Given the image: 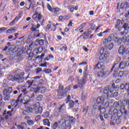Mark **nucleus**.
I'll return each mask as SVG.
<instances>
[{"mask_svg":"<svg viewBox=\"0 0 129 129\" xmlns=\"http://www.w3.org/2000/svg\"><path fill=\"white\" fill-rule=\"evenodd\" d=\"M103 64H101V62H98L93 69V72L98 78H103L106 76L107 71H104V69L102 68Z\"/></svg>","mask_w":129,"mask_h":129,"instance_id":"obj_1","label":"nucleus"},{"mask_svg":"<svg viewBox=\"0 0 129 129\" xmlns=\"http://www.w3.org/2000/svg\"><path fill=\"white\" fill-rule=\"evenodd\" d=\"M29 75H30L29 74L25 78V80H27L28 79H29V78L30 79L28 80L26 82L27 84L29 85L28 88H30V87H31V86H32V85L35 86L37 85V84L38 85H43V84H44V83L42 82H39V80H38V79H40V78H41V77L37 76L34 77L30 78V76Z\"/></svg>","mask_w":129,"mask_h":129,"instance_id":"obj_2","label":"nucleus"},{"mask_svg":"<svg viewBox=\"0 0 129 129\" xmlns=\"http://www.w3.org/2000/svg\"><path fill=\"white\" fill-rule=\"evenodd\" d=\"M25 72H21L20 74L17 73L14 75V76L10 75L8 76L7 79L9 81H18V83H22L25 80Z\"/></svg>","mask_w":129,"mask_h":129,"instance_id":"obj_3","label":"nucleus"},{"mask_svg":"<svg viewBox=\"0 0 129 129\" xmlns=\"http://www.w3.org/2000/svg\"><path fill=\"white\" fill-rule=\"evenodd\" d=\"M23 96V94H20L17 97V100L14 99L11 101V105L8 106L9 109H12V106H14V107H17L20 103V99L21 97Z\"/></svg>","mask_w":129,"mask_h":129,"instance_id":"obj_4","label":"nucleus"},{"mask_svg":"<svg viewBox=\"0 0 129 129\" xmlns=\"http://www.w3.org/2000/svg\"><path fill=\"white\" fill-rule=\"evenodd\" d=\"M113 47H114V44L113 43H110L108 45L105 46V47H102L101 48V49L100 50V53H106V50H109L110 51L111 50H112L113 49Z\"/></svg>","mask_w":129,"mask_h":129,"instance_id":"obj_5","label":"nucleus"},{"mask_svg":"<svg viewBox=\"0 0 129 129\" xmlns=\"http://www.w3.org/2000/svg\"><path fill=\"white\" fill-rule=\"evenodd\" d=\"M75 122V118L73 116H69V119L66 120L65 125L66 127L71 128V125Z\"/></svg>","mask_w":129,"mask_h":129,"instance_id":"obj_6","label":"nucleus"},{"mask_svg":"<svg viewBox=\"0 0 129 129\" xmlns=\"http://www.w3.org/2000/svg\"><path fill=\"white\" fill-rule=\"evenodd\" d=\"M124 21H121L120 19H118L116 21V24L115 25L116 29H117L118 31H121L122 30V25Z\"/></svg>","mask_w":129,"mask_h":129,"instance_id":"obj_7","label":"nucleus"},{"mask_svg":"<svg viewBox=\"0 0 129 129\" xmlns=\"http://www.w3.org/2000/svg\"><path fill=\"white\" fill-rule=\"evenodd\" d=\"M37 104H40V103L39 102H37V103L34 105L35 113L37 114L38 113H42L43 112V107L41 106L37 107Z\"/></svg>","mask_w":129,"mask_h":129,"instance_id":"obj_8","label":"nucleus"},{"mask_svg":"<svg viewBox=\"0 0 129 129\" xmlns=\"http://www.w3.org/2000/svg\"><path fill=\"white\" fill-rule=\"evenodd\" d=\"M108 114H109V115H111V114H116L117 116L118 117V112L117 111V109L113 108V106H110Z\"/></svg>","mask_w":129,"mask_h":129,"instance_id":"obj_9","label":"nucleus"},{"mask_svg":"<svg viewBox=\"0 0 129 129\" xmlns=\"http://www.w3.org/2000/svg\"><path fill=\"white\" fill-rule=\"evenodd\" d=\"M120 89L121 90H125V91H127L129 93V83H126L125 84L123 83L121 84Z\"/></svg>","mask_w":129,"mask_h":129,"instance_id":"obj_10","label":"nucleus"},{"mask_svg":"<svg viewBox=\"0 0 129 129\" xmlns=\"http://www.w3.org/2000/svg\"><path fill=\"white\" fill-rule=\"evenodd\" d=\"M23 16V13L22 12L21 13V12L19 13V14L18 15V17L17 16L15 17V18L13 20V21H12L9 24V26H14V25H15V23L16 21V22H18V21H19V20H20V19L22 18V17Z\"/></svg>","mask_w":129,"mask_h":129,"instance_id":"obj_11","label":"nucleus"},{"mask_svg":"<svg viewBox=\"0 0 129 129\" xmlns=\"http://www.w3.org/2000/svg\"><path fill=\"white\" fill-rule=\"evenodd\" d=\"M126 66H129V61H127L126 62L125 61L121 62L119 63L118 68L120 70H123V69H124V68H125L126 67Z\"/></svg>","mask_w":129,"mask_h":129,"instance_id":"obj_12","label":"nucleus"},{"mask_svg":"<svg viewBox=\"0 0 129 129\" xmlns=\"http://www.w3.org/2000/svg\"><path fill=\"white\" fill-rule=\"evenodd\" d=\"M112 41H113V39H112V37L111 34L108 36L107 39L105 38L103 40V45H106L107 44H108V43L112 42Z\"/></svg>","mask_w":129,"mask_h":129,"instance_id":"obj_13","label":"nucleus"},{"mask_svg":"<svg viewBox=\"0 0 129 129\" xmlns=\"http://www.w3.org/2000/svg\"><path fill=\"white\" fill-rule=\"evenodd\" d=\"M59 12H60V8L54 7L52 8L51 13H53L54 14V17H58V16H59Z\"/></svg>","mask_w":129,"mask_h":129,"instance_id":"obj_14","label":"nucleus"},{"mask_svg":"<svg viewBox=\"0 0 129 129\" xmlns=\"http://www.w3.org/2000/svg\"><path fill=\"white\" fill-rule=\"evenodd\" d=\"M44 61H52L54 60V55L52 54H48L45 58H43Z\"/></svg>","mask_w":129,"mask_h":129,"instance_id":"obj_15","label":"nucleus"},{"mask_svg":"<svg viewBox=\"0 0 129 129\" xmlns=\"http://www.w3.org/2000/svg\"><path fill=\"white\" fill-rule=\"evenodd\" d=\"M102 52H100V56H99V61H102L103 62H105L107 60V56L106 54H102Z\"/></svg>","mask_w":129,"mask_h":129,"instance_id":"obj_16","label":"nucleus"},{"mask_svg":"<svg viewBox=\"0 0 129 129\" xmlns=\"http://www.w3.org/2000/svg\"><path fill=\"white\" fill-rule=\"evenodd\" d=\"M118 53L119 55H123L125 53V50L123 45H120L119 47Z\"/></svg>","mask_w":129,"mask_h":129,"instance_id":"obj_17","label":"nucleus"},{"mask_svg":"<svg viewBox=\"0 0 129 129\" xmlns=\"http://www.w3.org/2000/svg\"><path fill=\"white\" fill-rule=\"evenodd\" d=\"M113 92L110 91V89L109 88V87H107L104 88L103 90V93L104 94H106L107 97L109 96V93H112Z\"/></svg>","mask_w":129,"mask_h":129,"instance_id":"obj_18","label":"nucleus"},{"mask_svg":"<svg viewBox=\"0 0 129 129\" xmlns=\"http://www.w3.org/2000/svg\"><path fill=\"white\" fill-rule=\"evenodd\" d=\"M64 110H66V104L63 103L58 109V112H63Z\"/></svg>","mask_w":129,"mask_h":129,"instance_id":"obj_19","label":"nucleus"},{"mask_svg":"<svg viewBox=\"0 0 129 129\" xmlns=\"http://www.w3.org/2000/svg\"><path fill=\"white\" fill-rule=\"evenodd\" d=\"M96 103H98L99 104H100V103H102V104L104 103V97L102 96L98 97L96 100Z\"/></svg>","mask_w":129,"mask_h":129,"instance_id":"obj_20","label":"nucleus"},{"mask_svg":"<svg viewBox=\"0 0 129 129\" xmlns=\"http://www.w3.org/2000/svg\"><path fill=\"white\" fill-rule=\"evenodd\" d=\"M19 102L20 103H23L25 108L27 109L29 107H31V105L30 104V102H23V99H20Z\"/></svg>","mask_w":129,"mask_h":129,"instance_id":"obj_21","label":"nucleus"},{"mask_svg":"<svg viewBox=\"0 0 129 129\" xmlns=\"http://www.w3.org/2000/svg\"><path fill=\"white\" fill-rule=\"evenodd\" d=\"M17 128L18 129H26L27 128V123L25 122H21V125H18Z\"/></svg>","mask_w":129,"mask_h":129,"instance_id":"obj_22","label":"nucleus"},{"mask_svg":"<svg viewBox=\"0 0 129 129\" xmlns=\"http://www.w3.org/2000/svg\"><path fill=\"white\" fill-rule=\"evenodd\" d=\"M109 87L110 90L111 92H113V90H115V91H116L117 90V88H118V87L117 86H115V84L113 83L112 84V86H108Z\"/></svg>","mask_w":129,"mask_h":129,"instance_id":"obj_23","label":"nucleus"},{"mask_svg":"<svg viewBox=\"0 0 129 129\" xmlns=\"http://www.w3.org/2000/svg\"><path fill=\"white\" fill-rule=\"evenodd\" d=\"M44 40L43 39H36L35 44L37 46H43L44 45Z\"/></svg>","mask_w":129,"mask_h":129,"instance_id":"obj_24","label":"nucleus"},{"mask_svg":"<svg viewBox=\"0 0 129 129\" xmlns=\"http://www.w3.org/2000/svg\"><path fill=\"white\" fill-rule=\"evenodd\" d=\"M58 93V96H60V97H61L62 98L64 97H66L67 96V92H63V91H60V92H57Z\"/></svg>","mask_w":129,"mask_h":129,"instance_id":"obj_25","label":"nucleus"},{"mask_svg":"<svg viewBox=\"0 0 129 129\" xmlns=\"http://www.w3.org/2000/svg\"><path fill=\"white\" fill-rule=\"evenodd\" d=\"M43 123L44 125H47V126H50L51 125V122L48 118L44 119L43 120Z\"/></svg>","mask_w":129,"mask_h":129,"instance_id":"obj_26","label":"nucleus"},{"mask_svg":"<svg viewBox=\"0 0 129 129\" xmlns=\"http://www.w3.org/2000/svg\"><path fill=\"white\" fill-rule=\"evenodd\" d=\"M123 41L124 44H126L127 46H129V36H124L123 37Z\"/></svg>","mask_w":129,"mask_h":129,"instance_id":"obj_27","label":"nucleus"},{"mask_svg":"<svg viewBox=\"0 0 129 129\" xmlns=\"http://www.w3.org/2000/svg\"><path fill=\"white\" fill-rule=\"evenodd\" d=\"M23 101L25 102H30V101H31V98L28 95H25L23 99Z\"/></svg>","mask_w":129,"mask_h":129,"instance_id":"obj_28","label":"nucleus"},{"mask_svg":"<svg viewBox=\"0 0 129 129\" xmlns=\"http://www.w3.org/2000/svg\"><path fill=\"white\" fill-rule=\"evenodd\" d=\"M16 27L11 28L8 30L6 31V34H12L13 33H15L16 32Z\"/></svg>","mask_w":129,"mask_h":129,"instance_id":"obj_29","label":"nucleus"},{"mask_svg":"<svg viewBox=\"0 0 129 129\" xmlns=\"http://www.w3.org/2000/svg\"><path fill=\"white\" fill-rule=\"evenodd\" d=\"M31 32H35L36 33H39V30H37L36 25L32 24V27L30 28Z\"/></svg>","mask_w":129,"mask_h":129,"instance_id":"obj_30","label":"nucleus"},{"mask_svg":"<svg viewBox=\"0 0 129 129\" xmlns=\"http://www.w3.org/2000/svg\"><path fill=\"white\" fill-rule=\"evenodd\" d=\"M122 29H124V31H127V32H128L129 31L128 24L124 23L123 24V26H122Z\"/></svg>","mask_w":129,"mask_h":129,"instance_id":"obj_31","label":"nucleus"},{"mask_svg":"<svg viewBox=\"0 0 129 129\" xmlns=\"http://www.w3.org/2000/svg\"><path fill=\"white\" fill-rule=\"evenodd\" d=\"M121 116V113L119 115V113H118V116H117L118 118H117L115 119V122L117 124H120V122H121V119L119 117Z\"/></svg>","mask_w":129,"mask_h":129,"instance_id":"obj_32","label":"nucleus"},{"mask_svg":"<svg viewBox=\"0 0 129 129\" xmlns=\"http://www.w3.org/2000/svg\"><path fill=\"white\" fill-rule=\"evenodd\" d=\"M111 94L109 95L110 97L111 98H115V97H117L118 96V93L115 91L113 93H111Z\"/></svg>","mask_w":129,"mask_h":129,"instance_id":"obj_33","label":"nucleus"},{"mask_svg":"<svg viewBox=\"0 0 129 129\" xmlns=\"http://www.w3.org/2000/svg\"><path fill=\"white\" fill-rule=\"evenodd\" d=\"M32 44L29 45V48L27 49V51H26V54H27V55H30V54H32Z\"/></svg>","mask_w":129,"mask_h":129,"instance_id":"obj_34","label":"nucleus"},{"mask_svg":"<svg viewBox=\"0 0 129 129\" xmlns=\"http://www.w3.org/2000/svg\"><path fill=\"white\" fill-rule=\"evenodd\" d=\"M38 91L40 93H45L46 91V87H40L38 88Z\"/></svg>","mask_w":129,"mask_h":129,"instance_id":"obj_35","label":"nucleus"},{"mask_svg":"<svg viewBox=\"0 0 129 129\" xmlns=\"http://www.w3.org/2000/svg\"><path fill=\"white\" fill-rule=\"evenodd\" d=\"M98 110L99 111H100L101 114H104V113L105 112V111H106V110H105V108L101 106L99 108Z\"/></svg>","mask_w":129,"mask_h":129,"instance_id":"obj_36","label":"nucleus"},{"mask_svg":"<svg viewBox=\"0 0 129 129\" xmlns=\"http://www.w3.org/2000/svg\"><path fill=\"white\" fill-rule=\"evenodd\" d=\"M101 106V105L100 104H98V103H95L93 106V108L95 110L96 109H98V110H99V108Z\"/></svg>","mask_w":129,"mask_h":129,"instance_id":"obj_37","label":"nucleus"},{"mask_svg":"<svg viewBox=\"0 0 129 129\" xmlns=\"http://www.w3.org/2000/svg\"><path fill=\"white\" fill-rule=\"evenodd\" d=\"M68 103L69 107H71V108H73V107H74V104H75V102H74V101L71 100Z\"/></svg>","mask_w":129,"mask_h":129,"instance_id":"obj_38","label":"nucleus"},{"mask_svg":"<svg viewBox=\"0 0 129 129\" xmlns=\"http://www.w3.org/2000/svg\"><path fill=\"white\" fill-rule=\"evenodd\" d=\"M50 116V113H49L48 111L44 112L42 114V117H44V118H47V117H49Z\"/></svg>","mask_w":129,"mask_h":129,"instance_id":"obj_39","label":"nucleus"},{"mask_svg":"<svg viewBox=\"0 0 129 129\" xmlns=\"http://www.w3.org/2000/svg\"><path fill=\"white\" fill-rule=\"evenodd\" d=\"M88 76H85V75H83V77L82 78V80H81V81H82V82L84 84H86V83L87 82V77Z\"/></svg>","mask_w":129,"mask_h":129,"instance_id":"obj_40","label":"nucleus"},{"mask_svg":"<svg viewBox=\"0 0 129 129\" xmlns=\"http://www.w3.org/2000/svg\"><path fill=\"white\" fill-rule=\"evenodd\" d=\"M83 36V39L84 40H86V39H88V37H89V35L87 34V32H85L83 34L80 36V38H81Z\"/></svg>","mask_w":129,"mask_h":129,"instance_id":"obj_41","label":"nucleus"},{"mask_svg":"<svg viewBox=\"0 0 129 129\" xmlns=\"http://www.w3.org/2000/svg\"><path fill=\"white\" fill-rule=\"evenodd\" d=\"M122 41H123V37L117 38V39L116 40V41H115V43H117L118 45H120V44L122 43Z\"/></svg>","mask_w":129,"mask_h":129,"instance_id":"obj_42","label":"nucleus"},{"mask_svg":"<svg viewBox=\"0 0 129 129\" xmlns=\"http://www.w3.org/2000/svg\"><path fill=\"white\" fill-rule=\"evenodd\" d=\"M124 8L125 12H128L129 10V4L127 2H124Z\"/></svg>","mask_w":129,"mask_h":129,"instance_id":"obj_43","label":"nucleus"},{"mask_svg":"<svg viewBox=\"0 0 129 129\" xmlns=\"http://www.w3.org/2000/svg\"><path fill=\"white\" fill-rule=\"evenodd\" d=\"M86 25H87V22H85L83 24H82L79 27V30L80 31V30H82L83 28H85L86 27Z\"/></svg>","mask_w":129,"mask_h":129,"instance_id":"obj_44","label":"nucleus"},{"mask_svg":"<svg viewBox=\"0 0 129 129\" xmlns=\"http://www.w3.org/2000/svg\"><path fill=\"white\" fill-rule=\"evenodd\" d=\"M32 54H33L34 56H37V55H39V53L38 50V47H36L34 49L33 52H32Z\"/></svg>","mask_w":129,"mask_h":129,"instance_id":"obj_45","label":"nucleus"},{"mask_svg":"<svg viewBox=\"0 0 129 129\" xmlns=\"http://www.w3.org/2000/svg\"><path fill=\"white\" fill-rule=\"evenodd\" d=\"M84 71L83 75L88 76V75L87 74V71L88 70V66H86V67H85L84 68Z\"/></svg>","mask_w":129,"mask_h":129,"instance_id":"obj_46","label":"nucleus"},{"mask_svg":"<svg viewBox=\"0 0 129 129\" xmlns=\"http://www.w3.org/2000/svg\"><path fill=\"white\" fill-rule=\"evenodd\" d=\"M63 90H64V86L60 84L58 86V90L57 91V92H60L61 91H63Z\"/></svg>","mask_w":129,"mask_h":129,"instance_id":"obj_47","label":"nucleus"},{"mask_svg":"<svg viewBox=\"0 0 129 129\" xmlns=\"http://www.w3.org/2000/svg\"><path fill=\"white\" fill-rule=\"evenodd\" d=\"M111 36L112 37V39L114 41V42H116V40L118 39V37H117V35L115 34H111Z\"/></svg>","mask_w":129,"mask_h":129,"instance_id":"obj_48","label":"nucleus"},{"mask_svg":"<svg viewBox=\"0 0 129 129\" xmlns=\"http://www.w3.org/2000/svg\"><path fill=\"white\" fill-rule=\"evenodd\" d=\"M44 57H45V53H42L41 55L37 56L36 59H41V60H44Z\"/></svg>","mask_w":129,"mask_h":129,"instance_id":"obj_49","label":"nucleus"},{"mask_svg":"<svg viewBox=\"0 0 129 129\" xmlns=\"http://www.w3.org/2000/svg\"><path fill=\"white\" fill-rule=\"evenodd\" d=\"M14 111V108H12L11 110L7 111V114L9 116L11 117L13 115L12 112Z\"/></svg>","mask_w":129,"mask_h":129,"instance_id":"obj_50","label":"nucleus"},{"mask_svg":"<svg viewBox=\"0 0 129 129\" xmlns=\"http://www.w3.org/2000/svg\"><path fill=\"white\" fill-rule=\"evenodd\" d=\"M27 122L28 124H29V125H30V126L33 125L34 123V120H31V119L27 120Z\"/></svg>","mask_w":129,"mask_h":129,"instance_id":"obj_51","label":"nucleus"},{"mask_svg":"<svg viewBox=\"0 0 129 129\" xmlns=\"http://www.w3.org/2000/svg\"><path fill=\"white\" fill-rule=\"evenodd\" d=\"M113 108L116 109V108H118V106H119V104L117 102H115L113 105Z\"/></svg>","mask_w":129,"mask_h":129,"instance_id":"obj_52","label":"nucleus"},{"mask_svg":"<svg viewBox=\"0 0 129 129\" xmlns=\"http://www.w3.org/2000/svg\"><path fill=\"white\" fill-rule=\"evenodd\" d=\"M78 84L79 85V87L82 89V88H83V86H84V84H83V83L82 82V81H80V82H78Z\"/></svg>","mask_w":129,"mask_h":129,"instance_id":"obj_53","label":"nucleus"},{"mask_svg":"<svg viewBox=\"0 0 129 129\" xmlns=\"http://www.w3.org/2000/svg\"><path fill=\"white\" fill-rule=\"evenodd\" d=\"M124 75V72L121 71L118 74V77H120V78H121V77H123Z\"/></svg>","mask_w":129,"mask_h":129,"instance_id":"obj_54","label":"nucleus"},{"mask_svg":"<svg viewBox=\"0 0 129 129\" xmlns=\"http://www.w3.org/2000/svg\"><path fill=\"white\" fill-rule=\"evenodd\" d=\"M44 72L46 74H50V73H52V70L51 69H46L44 70Z\"/></svg>","mask_w":129,"mask_h":129,"instance_id":"obj_55","label":"nucleus"},{"mask_svg":"<svg viewBox=\"0 0 129 129\" xmlns=\"http://www.w3.org/2000/svg\"><path fill=\"white\" fill-rule=\"evenodd\" d=\"M59 50L61 51H67V46L66 45V44H64V46L61 47L59 49Z\"/></svg>","mask_w":129,"mask_h":129,"instance_id":"obj_56","label":"nucleus"},{"mask_svg":"<svg viewBox=\"0 0 129 129\" xmlns=\"http://www.w3.org/2000/svg\"><path fill=\"white\" fill-rule=\"evenodd\" d=\"M43 98L44 97L42 95H40L38 96V97H37V100L38 101H42V100H43Z\"/></svg>","mask_w":129,"mask_h":129,"instance_id":"obj_57","label":"nucleus"},{"mask_svg":"<svg viewBox=\"0 0 129 129\" xmlns=\"http://www.w3.org/2000/svg\"><path fill=\"white\" fill-rule=\"evenodd\" d=\"M58 126V122H55L54 123V124L52 125V129H56Z\"/></svg>","mask_w":129,"mask_h":129,"instance_id":"obj_58","label":"nucleus"},{"mask_svg":"<svg viewBox=\"0 0 129 129\" xmlns=\"http://www.w3.org/2000/svg\"><path fill=\"white\" fill-rule=\"evenodd\" d=\"M72 88V86H71V85H70L65 88V90H66L67 92H68V91H70V90H71Z\"/></svg>","mask_w":129,"mask_h":129,"instance_id":"obj_59","label":"nucleus"},{"mask_svg":"<svg viewBox=\"0 0 129 129\" xmlns=\"http://www.w3.org/2000/svg\"><path fill=\"white\" fill-rule=\"evenodd\" d=\"M32 19L34 20V21H37V19H38V14L35 13L33 15Z\"/></svg>","mask_w":129,"mask_h":129,"instance_id":"obj_60","label":"nucleus"},{"mask_svg":"<svg viewBox=\"0 0 129 129\" xmlns=\"http://www.w3.org/2000/svg\"><path fill=\"white\" fill-rule=\"evenodd\" d=\"M33 56H34L33 53L28 54L27 58L29 61H31L33 59Z\"/></svg>","mask_w":129,"mask_h":129,"instance_id":"obj_61","label":"nucleus"},{"mask_svg":"<svg viewBox=\"0 0 129 129\" xmlns=\"http://www.w3.org/2000/svg\"><path fill=\"white\" fill-rule=\"evenodd\" d=\"M116 115L117 116L116 114H113L111 116V119L112 121H113V120H115V119L116 118Z\"/></svg>","mask_w":129,"mask_h":129,"instance_id":"obj_62","label":"nucleus"},{"mask_svg":"<svg viewBox=\"0 0 129 129\" xmlns=\"http://www.w3.org/2000/svg\"><path fill=\"white\" fill-rule=\"evenodd\" d=\"M5 31H7V28L5 27H2L0 28V34H2V33H4Z\"/></svg>","mask_w":129,"mask_h":129,"instance_id":"obj_63","label":"nucleus"},{"mask_svg":"<svg viewBox=\"0 0 129 129\" xmlns=\"http://www.w3.org/2000/svg\"><path fill=\"white\" fill-rule=\"evenodd\" d=\"M65 19L64 18V17L62 16H60L58 17V22H64V20Z\"/></svg>","mask_w":129,"mask_h":129,"instance_id":"obj_64","label":"nucleus"}]
</instances>
